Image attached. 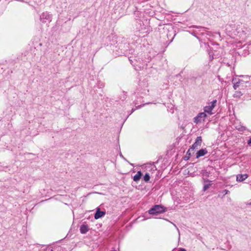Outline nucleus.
<instances>
[{
    "label": "nucleus",
    "instance_id": "obj_30",
    "mask_svg": "<svg viewBox=\"0 0 251 251\" xmlns=\"http://www.w3.org/2000/svg\"><path fill=\"white\" fill-rule=\"evenodd\" d=\"M120 156L125 160L126 161V159L124 157V156L122 155V153H120Z\"/></svg>",
    "mask_w": 251,
    "mask_h": 251
},
{
    "label": "nucleus",
    "instance_id": "obj_10",
    "mask_svg": "<svg viewBox=\"0 0 251 251\" xmlns=\"http://www.w3.org/2000/svg\"><path fill=\"white\" fill-rule=\"evenodd\" d=\"M239 90V91H235V93L233 94V97L240 98L241 96H244V98L246 99L245 88L243 87V85H241V89Z\"/></svg>",
    "mask_w": 251,
    "mask_h": 251
},
{
    "label": "nucleus",
    "instance_id": "obj_9",
    "mask_svg": "<svg viewBox=\"0 0 251 251\" xmlns=\"http://www.w3.org/2000/svg\"><path fill=\"white\" fill-rule=\"evenodd\" d=\"M202 143V138L201 136H198L195 140V143L192 145V147L190 148L192 149V150L194 151L195 150L198 149L200 147H201Z\"/></svg>",
    "mask_w": 251,
    "mask_h": 251
},
{
    "label": "nucleus",
    "instance_id": "obj_2",
    "mask_svg": "<svg viewBox=\"0 0 251 251\" xmlns=\"http://www.w3.org/2000/svg\"><path fill=\"white\" fill-rule=\"evenodd\" d=\"M167 210V207L161 204H155L149 210L148 212L151 215H157L165 212Z\"/></svg>",
    "mask_w": 251,
    "mask_h": 251
},
{
    "label": "nucleus",
    "instance_id": "obj_3",
    "mask_svg": "<svg viewBox=\"0 0 251 251\" xmlns=\"http://www.w3.org/2000/svg\"><path fill=\"white\" fill-rule=\"evenodd\" d=\"M51 18V15L47 12H43L40 16V21L43 23H50Z\"/></svg>",
    "mask_w": 251,
    "mask_h": 251
},
{
    "label": "nucleus",
    "instance_id": "obj_11",
    "mask_svg": "<svg viewBox=\"0 0 251 251\" xmlns=\"http://www.w3.org/2000/svg\"><path fill=\"white\" fill-rule=\"evenodd\" d=\"M106 214L105 211H101L99 207L96 208V211L94 215V218L95 219H99L103 217Z\"/></svg>",
    "mask_w": 251,
    "mask_h": 251
},
{
    "label": "nucleus",
    "instance_id": "obj_19",
    "mask_svg": "<svg viewBox=\"0 0 251 251\" xmlns=\"http://www.w3.org/2000/svg\"><path fill=\"white\" fill-rule=\"evenodd\" d=\"M204 186L203 187V191H205L209 188V186L211 185V184H210L211 181H210L209 179H204Z\"/></svg>",
    "mask_w": 251,
    "mask_h": 251
},
{
    "label": "nucleus",
    "instance_id": "obj_20",
    "mask_svg": "<svg viewBox=\"0 0 251 251\" xmlns=\"http://www.w3.org/2000/svg\"><path fill=\"white\" fill-rule=\"evenodd\" d=\"M213 109L210 106H206L204 107V112L205 113H207L209 114H212V110Z\"/></svg>",
    "mask_w": 251,
    "mask_h": 251
},
{
    "label": "nucleus",
    "instance_id": "obj_17",
    "mask_svg": "<svg viewBox=\"0 0 251 251\" xmlns=\"http://www.w3.org/2000/svg\"><path fill=\"white\" fill-rule=\"evenodd\" d=\"M194 151L192 149L190 148L187 151L186 154L183 156L184 160L187 161L189 160L190 156L194 153Z\"/></svg>",
    "mask_w": 251,
    "mask_h": 251
},
{
    "label": "nucleus",
    "instance_id": "obj_7",
    "mask_svg": "<svg viewBox=\"0 0 251 251\" xmlns=\"http://www.w3.org/2000/svg\"><path fill=\"white\" fill-rule=\"evenodd\" d=\"M242 79H239L241 81L242 85H243V87L245 88L246 86H249L248 85L251 84V76L249 75H241Z\"/></svg>",
    "mask_w": 251,
    "mask_h": 251
},
{
    "label": "nucleus",
    "instance_id": "obj_27",
    "mask_svg": "<svg viewBox=\"0 0 251 251\" xmlns=\"http://www.w3.org/2000/svg\"><path fill=\"white\" fill-rule=\"evenodd\" d=\"M246 49H247L249 52H251V43H250L247 45Z\"/></svg>",
    "mask_w": 251,
    "mask_h": 251
},
{
    "label": "nucleus",
    "instance_id": "obj_13",
    "mask_svg": "<svg viewBox=\"0 0 251 251\" xmlns=\"http://www.w3.org/2000/svg\"><path fill=\"white\" fill-rule=\"evenodd\" d=\"M248 85L245 88V98L246 99H251V84Z\"/></svg>",
    "mask_w": 251,
    "mask_h": 251
},
{
    "label": "nucleus",
    "instance_id": "obj_36",
    "mask_svg": "<svg viewBox=\"0 0 251 251\" xmlns=\"http://www.w3.org/2000/svg\"><path fill=\"white\" fill-rule=\"evenodd\" d=\"M208 47H209L210 49H211V48H211V47H210V45H208Z\"/></svg>",
    "mask_w": 251,
    "mask_h": 251
},
{
    "label": "nucleus",
    "instance_id": "obj_37",
    "mask_svg": "<svg viewBox=\"0 0 251 251\" xmlns=\"http://www.w3.org/2000/svg\"><path fill=\"white\" fill-rule=\"evenodd\" d=\"M249 204H250V205H251V202Z\"/></svg>",
    "mask_w": 251,
    "mask_h": 251
},
{
    "label": "nucleus",
    "instance_id": "obj_4",
    "mask_svg": "<svg viewBox=\"0 0 251 251\" xmlns=\"http://www.w3.org/2000/svg\"><path fill=\"white\" fill-rule=\"evenodd\" d=\"M138 24L140 25V27H137V30L136 31V32H138L139 34H141L143 36H144V34L148 33V27L145 25L142 21H140Z\"/></svg>",
    "mask_w": 251,
    "mask_h": 251
},
{
    "label": "nucleus",
    "instance_id": "obj_32",
    "mask_svg": "<svg viewBox=\"0 0 251 251\" xmlns=\"http://www.w3.org/2000/svg\"><path fill=\"white\" fill-rule=\"evenodd\" d=\"M148 104V103H146V104H144L143 105H139V106H136V108H141L142 107H143V106H144L145 104Z\"/></svg>",
    "mask_w": 251,
    "mask_h": 251
},
{
    "label": "nucleus",
    "instance_id": "obj_1",
    "mask_svg": "<svg viewBox=\"0 0 251 251\" xmlns=\"http://www.w3.org/2000/svg\"><path fill=\"white\" fill-rule=\"evenodd\" d=\"M234 33L235 35L242 39H244L251 35L250 28L242 24L238 25L236 26Z\"/></svg>",
    "mask_w": 251,
    "mask_h": 251
},
{
    "label": "nucleus",
    "instance_id": "obj_22",
    "mask_svg": "<svg viewBox=\"0 0 251 251\" xmlns=\"http://www.w3.org/2000/svg\"><path fill=\"white\" fill-rule=\"evenodd\" d=\"M126 98V92L125 91L123 92V95L120 96V99L122 100H124Z\"/></svg>",
    "mask_w": 251,
    "mask_h": 251
},
{
    "label": "nucleus",
    "instance_id": "obj_5",
    "mask_svg": "<svg viewBox=\"0 0 251 251\" xmlns=\"http://www.w3.org/2000/svg\"><path fill=\"white\" fill-rule=\"evenodd\" d=\"M128 44H126L125 43H119L118 44V46L115 47V50L116 51H118V52L117 53V54L120 55H121V53H124L126 50V48L128 47Z\"/></svg>",
    "mask_w": 251,
    "mask_h": 251
},
{
    "label": "nucleus",
    "instance_id": "obj_29",
    "mask_svg": "<svg viewBox=\"0 0 251 251\" xmlns=\"http://www.w3.org/2000/svg\"><path fill=\"white\" fill-rule=\"evenodd\" d=\"M247 143L249 146H251V138L248 141Z\"/></svg>",
    "mask_w": 251,
    "mask_h": 251
},
{
    "label": "nucleus",
    "instance_id": "obj_28",
    "mask_svg": "<svg viewBox=\"0 0 251 251\" xmlns=\"http://www.w3.org/2000/svg\"><path fill=\"white\" fill-rule=\"evenodd\" d=\"M194 27L195 28H200L201 29H202L203 30H204L205 28L204 27H202V26H197V25H195L194 26Z\"/></svg>",
    "mask_w": 251,
    "mask_h": 251
},
{
    "label": "nucleus",
    "instance_id": "obj_34",
    "mask_svg": "<svg viewBox=\"0 0 251 251\" xmlns=\"http://www.w3.org/2000/svg\"><path fill=\"white\" fill-rule=\"evenodd\" d=\"M135 109H132V110H131V112L130 113V114L134 111Z\"/></svg>",
    "mask_w": 251,
    "mask_h": 251
},
{
    "label": "nucleus",
    "instance_id": "obj_15",
    "mask_svg": "<svg viewBox=\"0 0 251 251\" xmlns=\"http://www.w3.org/2000/svg\"><path fill=\"white\" fill-rule=\"evenodd\" d=\"M89 229V228L88 225L84 224L81 225L80 227V232L81 234L86 233L88 231Z\"/></svg>",
    "mask_w": 251,
    "mask_h": 251
},
{
    "label": "nucleus",
    "instance_id": "obj_16",
    "mask_svg": "<svg viewBox=\"0 0 251 251\" xmlns=\"http://www.w3.org/2000/svg\"><path fill=\"white\" fill-rule=\"evenodd\" d=\"M248 175L245 174H239L236 176V180L238 181L242 182L245 180L248 177Z\"/></svg>",
    "mask_w": 251,
    "mask_h": 251
},
{
    "label": "nucleus",
    "instance_id": "obj_21",
    "mask_svg": "<svg viewBox=\"0 0 251 251\" xmlns=\"http://www.w3.org/2000/svg\"><path fill=\"white\" fill-rule=\"evenodd\" d=\"M150 175L149 173H147L145 174V175L143 176V180L146 182H149L150 179Z\"/></svg>",
    "mask_w": 251,
    "mask_h": 251
},
{
    "label": "nucleus",
    "instance_id": "obj_31",
    "mask_svg": "<svg viewBox=\"0 0 251 251\" xmlns=\"http://www.w3.org/2000/svg\"><path fill=\"white\" fill-rule=\"evenodd\" d=\"M178 251H187L185 249L180 248L179 249Z\"/></svg>",
    "mask_w": 251,
    "mask_h": 251
},
{
    "label": "nucleus",
    "instance_id": "obj_33",
    "mask_svg": "<svg viewBox=\"0 0 251 251\" xmlns=\"http://www.w3.org/2000/svg\"><path fill=\"white\" fill-rule=\"evenodd\" d=\"M181 73H182V72H181L179 74L176 75V77H178L179 76H180Z\"/></svg>",
    "mask_w": 251,
    "mask_h": 251
},
{
    "label": "nucleus",
    "instance_id": "obj_25",
    "mask_svg": "<svg viewBox=\"0 0 251 251\" xmlns=\"http://www.w3.org/2000/svg\"><path fill=\"white\" fill-rule=\"evenodd\" d=\"M209 174H210V172H209L207 171L206 170L202 171V175H203V176H205L208 177V176H209Z\"/></svg>",
    "mask_w": 251,
    "mask_h": 251
},
{
    "label": "nucleus",
    "instance_id": "obj_18",
    "mask_svg": "<svg viewBox=\"0 0 251 251\" xmlns=\"http://www.w3.org/2000/svg\"><path fill=\"white\" fill-rule=\"evenodd\" d=\"M143 176V174L141 171H138L137 174L133 176V179L134 181L137 182L140 180L141 177Z\"/></svg>",
    "mask_w": 251,
    "mask_h": 251
},
{
    "label": "nucleus",
    "instance_id": "obj_35",
    "mask_svg": "<svg viewBox=\"0 0 251 251\" xmlns=\"http://www.w3.org/2000/svg\"><path fill=\"white\" fill-rule=\"evenodd\" d=\"M214 45H216V46H218V44L217 43H215Z\"/></svg>",
    "mask_w": 251,
    "mask_h": 251
},
{
    "label": "nucleus",
    "instance_id": "obj_23",
    "mask_svg": "<svg viewBox=\"0 0 251 251\" xmlns=\"http://www.w3.org/2000/svg\"><path fill=\"white\" fill-rule=\"evenodd\" d=\"M216 103H217V100H213L211 102V103H210L211 104L210 105V106L213 109L215 107Z\"/></svg>",
    "mask_w": 251,
    "mask_h": 251
},
{
    "label": "nucleus",
    "instance_id": "obj_6",
    "mask_svg": "<svg viewBox=\"0 0 251 251\" xmlns=\"http://www.w3.org/2000/svg\"><path fill=\"white\" fill-rule=\"evenodd\" d=\"M207 117V115L204 112L199 113L196 117L193 119V122L198 124L201 123L202 121H204L205 118Z\"/></svg>",
    "mask_w": 251,
    "mask_h": 251
},
{
    "label": "nucleus",
    "instance_id": "obj_8",
    "mask_svg": "<svg viewBox=\"0 0 251 251\" xmlns=\"http://www.w3.org/2000/svg\"><path fill=\"white\" fill-rule=\"evenodd\" d=\"M128 59L132 66L138 67L141 70L144 68V64L141 65L140 62L137 61L135 58H132L131 57H130L128 58Z\"/></svg>",
    "mask_w": 251,
    "mask_h": 251
},
{
    "label": "nucleus",
    "instance_id": "obj_14",
    "mask_svg": "<svg viewBox=\"0 0 251 251\" xmlns=\"http://www.w3.org/2000/svg\"><path fill=\"white\" fill-rule=\"evenodd\" d=\"M207 153V150L206 148L201 149L196 153V158H199L201 156H203Z\"/></svg>",
    "mask_w": 251,
    "mask_h": 251
},
{
    "label": "nucleus",
    "instance_id": "obj_26",
    "mask_svg": "<svg viewBox=\"0 0 251 251\" xmlns=\"http://www.w3.org/2000/svg\"><path fill=\"white\" fill-rule=\"evenodd\" d=\"M229 192V191L226 190V189H225L224 190H223L222 191H221L220 192V193H222L223 194V196H225L226 195V194H227Z\"/></svg>",
    "mask_w": 251,
    "mask_h": 251
},
{
    "label": "nucleus",
    "instance_id": "obj_24",
    "mask_svg": "<svg viewBox=\"0 0 251 251\" xmlns=\"http://www.w3.org/2000/svg\"><path fill=\"white\" fill-rule=\"evenodd\" d=\"M237 129L240 131H244L247 130V128L244 126H241Z\"/></svg>",
    "mask_w": 251,
    "mask_h": 251
},
{
    "label": "nucleus",
    "instance_id": "obj_12",
    "mask_svg": "<svg viewBox=\"0 0 251 251\" xmlns=\"http://www.w3.org/2000/svg\"><path fill=\"white\" fill-rule=\"evenodd\" d=\"M232 82L233 84V87L235 90L237 89L238 88H239V89H241V85H242V84H241L239 78H233L232 80Z\"/></svg>",
    "mask_w": 251,
    "mask_h": 251
}]
</instances>
